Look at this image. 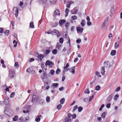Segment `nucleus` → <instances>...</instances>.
Returning <instances> with one entry per match:
<instances>
[{"mask_svg": "<svg viewBox=\"0 0 122 122\" xmlns=\"http://www.w3.org/2000/svg\"><path fill=\"white\" fill-rule=\"evenodd\" d=\"M15 72L14 70L12 68H11L9 70L8 76L10 78H12L14 77Z\"/></svg>", "mask_w": 122, "mask_h": 122, "instance_id": "obj_1", "label": "nucleus"}, {"mask_svg": "<svg viewBox=\"0 0 122 122\" xmlns=\"http://www.w3.org/2000/svg\"><path fill=\"white\" fill-rule=\"evenodd\" d=\"M51 34L53 35H56L57 37L59 36V31L56 29H55L51 32Z\"/></svg>", "mask_w": 122, "mask_h": 122, "instance_id": "obj_2", "label": "nucleus"}, {"mask_svg": "<svg viewBox=\"0 0 122 122\" xmlns=\"http://www.w3.org/2000/svg\"><path fill=\"white\" fill-rule=\"evenodd\" d=\"M36 56H37L38 59H39L40 61H41L42 59L44 57V55L40 54H38L36 53Z\"/></svg>", "mask_w": 122, "mask_h": 122, "instance_id": "obj_3", "label": "nucleus"}, {"mask_svg": "<svg viewBox=\"0 0 122 122\" xmlns=\"http://www.w3.org/2000/svg\"><path fill=\"white\" fill-rule=\"evenodd\" d=\"M4 112L5 114L9 116H12L13 115V112L11 110H10L9 111H8L7 110H6L4 111Z\"/></svg>", "mask_w": 122, "mask_h": 122, "instance_id": "obj_4", "label": "nucleus"}, {"mask_svg": "<svg viewBox=\"0 0 122 122\" xmlns=\"http://www.w3.org/2000/svg\"><path fill=\"white\" fill-rule=\"evenodd\" d=\"M78 9L77 8L75 7L73 10H71L70 11L71 14H76L78 11Z\"/></svg>", "mask_w": 122, "mask_h": 122, "instance_id": "obj_5", "label": "nucleus"}, {"mask_svg": "<svg viewBox=\"0 0 122 122\" xmlns=\"http://www.w3.org/2000/svg\"><path fill=\"white\" fill-rule=\"evenodd\" d=\"M9 98L8 97H6L4 100V103L6 105H8L9 102Z\"/></svg>", "mask_w": 122, "mask_h": 122, "instance_id": "obj_6", "label": "nucleus"}, {"mask_svg": "<svg viewBox=\"0 0 122 122\" xmlns=\"http://www.w3.org/2000/svg\"><path fill=\"white\" fill-rule=\"evenodd\" d=\"M45 64L46 65L50 66L52 65H54V64L52 61L47 60L46 61Z\"/></svg>", "mask_w": 122, "mask_h": 122, "instance_id": "obj_7", "label": "nucleus"}, {"mask_svg": "<svg viewBox=\"0 0 122 122\" xmlns=\"http://www.w3.org/2000/svg\"><path fill=\"white\" fill-rule=\"evenodd\" d=\"M75 66L71 67L69 70L70 72H71L72 74H74L75 73Z\"/></svg>", "mask_w": 122, "mask_h": 122, "instance_id": "obj_8", "label": "nucleus"}, {"mask_svg": "<svg viewBox=\"0 0 122 122\" xmlns=\"http://www.w3.org/2000/svg\"><path fill=\"white\" fill-rule=\"evenodd\" d=\"M14 8L16 9V10L15 12V17L16 18H17L18 16V13H19V8L17 7L16 8L14 7L13 9V10L14 9Z\"/></svg>", "mask_w": 122, "mask_h": 122, "instance_id": "obj_9", "label": "nucleus"}, {"mask_svg": "<svg viewBox=\"0 0 122 122\" xmlns=\"http://www.w3.org/2000/svg\"><path fill=\"white\" fill-rule=\"evenodd\" d=\"M65 20H61L59 22V25L61 26H62V25L65 22Z\"/></svg>", "mask_w": 122, "mask_h": 122, "instance_id": "obj_10", "label": "nucleus"}, {"mask_svg": "<svg viewBox=\"0 0 122 122\" xmlns=\"http://www.w3.org/2000/svg\"><path fill=\"white\" fill-rule=\"evenodd\" d=\"M76 30L77 31L80 32L81 33H82L83 30V29L82 28L79 27H77Z\"/></svg>", "mask_w": 122, "mask_h": 122, "instance_id": "obj_11", "label": "nucleus"}, {"mask_svg": "<svg viewBox=\"0 0 122 122\" xmlns=\"http://www.w3.org/2000/svg\"><path fill=\"white\" fill-rule=\"evenodd\" d=\"M47 0H39L38 2L39 4H43L46 3Z\"/></svg>", "mask_w": 122, "mask_h": 122, "instance_id": "obj_12", "label": "nucleus"}, {"mask_svg": "<svg viewBox=\"0 0 122 122\" xmlns=\"http://www.w3.org/2000/svg\"><path fill=\"white\" fill-rule=\"evenodd\" d=\"M104 66L107 67H108L110 66V64L109 62L107 61L104 62Z\"/></svg>", "mask_w": 122, "mask_h": 122, "instance_id": "obj_13", "label": "nucleus"}, {"mask_svg": "<svg viewBox=\"0 0 122 122\" xmlns=\"http://www.w3.org/2000/svg\"><path fill=\"white\" fill-rule=\"evenodd\" d=\"M105 67L104 66H102V67L101 73L102 75H104L105 74Z\"/></svg>", "mask_w": 122, "mask_h": 122, "instance_id": "obj_14", "label": "nucleus"}, {"mask_svg": "<svg viewBox=\"0 0 122 122\" xmlns=\"http://www.w3.org/2000/svg\"><path fill=\"white\" fill-rule=\"evenodd\" d=\"M121 40H120L117 41V42H116L115 44V46L116 48H117L119 46V44L118 42L121 41Z\"/></svg>", "mask_w": 122, "mask_h": 122, "instance_id": "obj_15", "label": "nucleus"}, {"mask_svg": "<svg viewBox=\"0 0 122 122\" xmlns=\"http://www.w3.org/2000/svg\"><path fill=\"white\" fill-rule=\"evenodd\" d=\"M60 14V12L59 10H56L54 11V15H59Z\"/></svg>", "mask_w": 122, "mask_h": 122, "instance_id": "obj_16", "label": "nucleus"}, {"mask_svg": "<svg viewBox=\"0 0 122 122\" xmlns=\"http://www.w3.org/2000/svg\"><path fill=\"white\" fill-rule=\"evenodd\" d=\"M36 99V96L35 95H34L33 96L32 98V102L34 104L35 103L34 101Z\"/></svg>", "mask_w": 122, "mask_h": 122, "instance_id": "obj_17", "label": "nucleus"}, {"mask_svg": "<svg viewBox=\"0 0 122 122\" xmlns=\"http://www.w3.org/2000/svg\"><path fill=\"white\" fill-rule=\"evenodd\" d=\"M116 51L115 50H113L112 51L111 53V55L112 56H114L116 55Z\"/></svg>", "mask_w": 122, "mask_h": 122, "instance_id": "obj_18", "label": "nucleus"}, {"mask_svg": "<svg viewBox=\"0 0 122 122\" xmlns=\"http://www.w3.org/2000/svg\"><path fill=\"white\" fill-rule=\"evenodd\" d=\"M65 100V99L64 98H61L60 101V103L61 104H63Z\"/></svg>", "mask_w": 122, "mask_h": 122, "instance_id": "obj_19", "label": "nucleus"}, {"mask_svg": "<svg viewBox=\"0 0 122 122\" xmlns=\"http://www.w3.org/2000/svg\"><path fill=\"white\" fill-rule=\"evenodd\" d=\"M85 22L84 20H82L81 24V26L82 27L84 26L85 24Z\"/></svg>", "mask_w": 122, "mask_h": 122, "instance_id": "obj_20", "label": "nucleus"}, {"mask_svg": "<svg viewBox=\"0 0 122 122\" xmlns=\"http://www.w3.org/2000/svg\"><path fill=\"white\" fill-rule=\"evenodd\" d=\"M107 113L106 112H103L101 115V117L102 118H104L105 117V115L107 114Z\"/></svg>", "mask_w": 122, "mask_h": 122, "instance_id": "obj_21", "label": "nucleus"}, {"mask_svg": "<svg viewBox=\"0 0 122 122\" xmlns=\"http://www.w3.org/2000/svg\"><path fill=\"white\" fill-rule=\"evenodd\" d=\"M50 3L51 4H54L56 2V0H50Z\"/></svg>", "mask_w": 122, "mask_h": 122, "instance_id": "obj_22", "label": "nucleus"}, {"mask_svg": "<svg viewBox=\"0 0 122 122\" xmlns=\"http://www.w3.org/2000/svg\"><path fill=\"white\" fill-rule=\"evenodd\" d=\"M101 87L99 85L97 86L95 88V90L96 91H99L100 90Z\"/></svg>", "mask_w": 122, "mask_h": 122, "instance_id": "obj_23", "label": "nucleus"}, {"mask_svg": "<svg viewBox=\"0 0 122 122\" xmlns=\"http://www.w3.org/2000/svg\"><path fill=\"white\" fill-rule=\"evenodd\" d=\"M71 119L70 117H67L65 119V122H71Z\"/></svg>", "mask_w": 122, "mask_h": 122, "instance_id": "obj_24", "label": "nucleus"}, {"mask_svg": "<svg viewBox=\"0 0 122 122\" xmlns=\"http://www.w3.org/2000/svg\"><path fill=\"white\" fill-rule=\"evenodd\" d=\"M62 106L61 104H59L57 105V106L56 108H57L59 110H60L62 107Z\"/></svg>", "mask_w": 122, "mask_h": 122, "instance_id": "obj_25", "label": "nucleus"}, {"mask_svg": "<svg viewBox=\"0 0 122 122\" xmlns=\"http://www.w3.org/2000/svg\"><path fill=\"white\" fill-rule=\"evenodd\" d=\"M30 27L31 28H34V25L33 22H31L30 24Z\"/></svg>", "mask_w": 122, "mask_h": 122, "instance_id": "obj_26", "label": "nucleus"}, {"mask_svg": "<svg viewBox=\"0 0 122 122\" xmlns=\"http://www.w3.org/2000/svg\"><path fill=\"white\" fill-rule=\"evenodd\" d=\"M13 44H15L14 46V47H16L17 46V42L15 40H14L13 41Z\"/></svg>", "mask_w": 122, "mask_h": 122, "instance_id": "obj_27", "label": "nucleus"}, {"mask_svg": "<svg viewBox=\"0 0 122 122\" xmlns=\"http://www.w3.org/2000/svg\"><path fill=\"white\" fill-rule=\"evenodd\" d=\"M54 72L55 71L51 69L50 70L49 73L52 75H53L54 74Z\"/></svg>", "mask_w": 122, "mask_h": 122, "instance_id": "obj_28", "label": "nucleus"}, {"mask_svg": "<svg viewBox=\"0 0 122 122\" xmlns=\"http://www.w3.org/2000/svg\"><path fill=\"white\" fill-rule=\"evenodd\" d=\"M77 16L76 15H74L72 16L71 18L73 20H75L77 19Z\"/></svg>", "mask_w": 122, "mask_h": 122, "instance_id": "obj_29", "label": "nucleus"}, {"mask_svg": "<svg viewBox=\"0 0 122 122\" xmlns=\"http://www.w3.org/2000/svg\"><path fill=\"white\" fill-rule=\"evenodd\" d=\"M58 23L57 22H56L54 23L52 25V26L53 27H55L56 26L58 25Z\"/></svg>", "mask_w": 122, "mask_h": 122, "instance_id": "obj_30", "label": "nucleus"}, {"mask_svg": "<svg viewBox=\"0 0 122 122\" xmlns=\"http://www.w3.org/2000/svg\"><path fill=\"white\" fill-rule=\"evenodd\" d=\"M78 106L76 105L73 108V110L72 111L73 112H74L75 110H76Z\"/></svg>", "mask_w": 122, "mask_h": 122, "instance_id": "obj_31", "label": "nucleus"}, {"mask_svg": "<svg viewBox=\"0 0 122 122\" xmlns=\"http://www.w3.org/2000/svg\"><path fill=\"white\" fill-rule=\"evenodd\" d=\"M9 30H6L5 32L4 33L5 35L8 36L9 34Z\"/></svg>", "mask_w": 122, "mask_h": 122, "instance_id": "obj_32", "label": "nucleus"}, {"mask_svg": "<svg viewBox=\"0 0 122 122\" xmlns=\"http://www.w3.org/2000/svg\"><path fill=\"white\" fill-rule=\"evenodd\" d=\"M61 71V70L58 68L56 70V73L57 74H58Z\"/></svg>", "mask_w": 122, "mask_h": 122, "instance_id": "obj_33", "label": "nucleus"}, {"mask_svg": "<svg viewBox=\"0 0 122 122\" xmlns=\"http://www.w3.org/2000/svg\"><path fill=\"white\" fill-rule=\"evenodd\" d=\"M41 118L38 117H37L35 119V121L36 122H39L40 121Z\"/></svg>", "mask_w": 122, "mask_h": 122, "instance_id": "obj_34", "label": "nucleus"}, {"mask_svg": "<svg viewBox=\"0 0 122 122\" xmlns=\"http://www.w3.org/2000/svg\"><path fill=\"white\" fill-rule=\"evenodd\" d=\"M95 74L97 76H98L99 77H101V75H100V73L97 71H96L95 72Z\"/></svg>", "mask_w": 122, "mask_h": 122, "instance_id": "obj_35", "label": "nucleus"}, {"mask_svg": "<svg viewBox=\"0 0 122 122\" xmlns=\"http://www.w3.org/2000/svg\"><path fill=\"white\" fill-rule=\"evenodd\" d=\"M52 52L54 54H56L57 53V50L56 49H55L54 50H53L52 51Z\"/></svg>", "mask_w": 122, "mask_h": 122, "instance_id": "obj_36", "label": "nucleus"}, {"mask_svg": "<svg viewBox=\"0 0 122 122\" xmlns=\"http://www.w3.org/2000/svg\"><path fill=\"white\" fill-rule=\"evenodd\" d=\"M83 110V108L81 107H79L78 108V111L79 112H81Z\"/></svg>", "mask_w": 122, "mask_h": 122, "instance_id": "obj_37", "label": "nucleus"}, {"mask_svg": "<svg viewBox=\"0 0 122 122\" xmlns=\"http://www.w3.org/2000/svg\"><path fill=\"white\" fill-rule=\"evenodd\" d=\"M14 66L16 68H18L19 66V65L18 64V62H16L15 63Z\"/></svg>", "mask_w": 122, "mask_h": 122, "instance_id": "obj_38", "label": "nucleus"}, {"mask_svg": "<svg viewBox=\"0 0 122 122\" xmlns=\"http://www.w3.org/2000/svg\"><path fill=\"white\" fill-rule=\"evenodd\" d=\"M85 93L89 94L90 93V92L88 89H86L84 92Z\"/></svg>", "mask_w": 122, "mask_h": 122, "instance_id": "obj_39", "label": "nucleus"}, {"mask_svg": "<svg viewBox=\"0 0 122 122\" xmlns=\"http://www.w3.org/2000/svg\"><path fill=\"white\" fill-rule=\"evenodd\" d=\"M119 97V95L118 94L116 95L114 97V100H116Z\"/></svg>", "mask_w": 122, "mask_h": 122, "instance_id": "obj_40", "label": "nucleus"}, {"mask_svg": "<svg viewBox=\"0 0 122 122\" xmlns=\"http://www.w3.org/2000/svg\"><path fill=\"white\" fill-rule=\"evenodd\" d=\"M44 101L43 99L40 100L39 102V103L40 105H42Z\"/></svg>", "mask_w": 122, "mask_h": 122, "instance_id": "obj_41", "label": "nucleus"}, {"mask_svg": "<svg viewBox=\"0 0 122 122\" xmlns=\"http://www.w3.org/2000/svg\"><path fill=\"white\" fill-rule=\"evenodd\" d=\"M18 117L17 116H15L13 118V120L14 121H16L18 119Z\"/></svg>", "mask_w": 122, "mask_h": 122, "instance_id": "obj_42", "label": "nucleus"}, {"mask_svg": "<svg viewBox=\"0 0 122 122\" xmlns=\"http://www.w3.org/2000/svg\"><path fill=\"white\" fill-rule=\"evenodd\" d=\"M63 41V38L62 37L60 39V42L61 44L62 43Z\"/></svg>", "mask_w": 122, "mask_h": 122, "instance_id": "obj_43", "label": "nucleus"}, {"mask_svg": "<svg viewBox=\"0 0 122 122\" xmlns=\"http://www.w3.org/2000/svg\"><path fill=\"white\" fill-rule=\"evenodd\" d=\"M58 85V84L57 83H53L52 84V85L53 86L55 87H57Z\"/></svg>", "mask_w": 122, "mask_h": 122, "instance_id": "obj_44", "label": "nucleus"}, {"mask_svg": "<svg viewBox=\"0 0 122 122\" xmlns=\"http://www.w3.org/2000/svg\"><path fill=\"white\" fill-rule=\"evenodd\" d=\"M46 101L47 102H50V98L49 97H47L46 98Z\"/></svg>", "mask_w": 122, "mask_h": 122, "instance_id": "obj_45", "label": "nucleus"}, {"mask_svg": "<svg viewBox=\"0 0 122 122\" xmlns=\"http://www.w3.org/2000/svg\"><path fill=\"white\" fill-rule=\"evenodd\" d=\"M50 51L49 50L47 49L45 51V54L46 55H48L50 52Z\"/></svg>", "mask_w": 122, "mask_h": 122, "instance_id": "obj_46", "label": "nucleus"}, {"mask_svg": "<svg viewBox=\"0 0 122 122\" xmlns=\"http://www.w3.org/2000/svg\"><path fill=\"white\" fill-rule=\"evenodd\" d=\"M70 23L69 22H67L66 23L65 25V27L67 28L69 26Z\"/></svg>", "mask_w": 122, "mask_h": 122, "instance_id": "obj_47", "label": "nucleus"}, {"mask_svg": "<svg viewBox=\"0 0 122 122\" xmlns=\"http://www.w3.org/2000/svg\"><path fill=\"white\" fill-rule=\"evenodd\" d=\"M81 40L80 38H78L76 40V42L78 43H80L81 42Z\"/></svg>", "mask_w": 122, "mask_h": 122, "instance_id": "obj_48", "label": "nucleus"}, {"mask_svg": "<svg viewBox=\"0 0 122 122\" xmlns=\"http://www.w3.org/2000/svg\"><path fill=\"white\" fill-rule=\"evenodd\" d=\"M104 104H102L100 108L99 109V111H101L102 109V108L104 107Z\"/></svg>", "mask_w": 122, "mask_h": 122, "instance_id": "obj_49", "label": "nucleus"}, {"mask_svg": "<svg viewBox=\"0 0 122 122\" xmlns=\"http://www.w3.org/2000/svg\"><path fill=\"white\" fill-rule=\"evenodd\" d=\"M15 93L14 92H13L11 93L10 95V97H13L15 94Z\"/></svg>", "mask_w": 122, "mask_h": 122, "instance_id": "obj_50", "label": "nucleus"}, {"mask_svg": "<svg viewBox=\"0 0 122 122\" xmlns=\"http://www.w3.org/2000/svg\"><path fill=\"white\" fill-rule=\"evenodd\" d=\"M67 39L68 40V41L67 42V43H68L69 44V46H70V39L69 37H68Z\"/></svg>", "mask_w": 122, "mask_h": 122, "instance_id": "obj_51", "label": "nucleus"}, {"mask_svg": "<svg viewBox=\"0 0 122 122\" xmlns=\"http://www.w3.org/2000/svg\"><path fill=\"white\" fill-rule=\"evenodd\" d=\"M34 61V59L33 58H30L29 60V62H31Z\"/></svg>", "mask_w": 122, "mask_h": 122, "instance_id": "obj_52", "label": "nucleus"}, {"mask_svg": "<svg viewBox=\"0 0 122 122\" xmlns=\"http://www.w3.org/2000/svg\"><path fill=\"white\" fill-rule=\"evenodd\" d=\"M69 66V63H67L66 65L63 68H65V69L66 68H68V67Z\"/></svg>", "mask_w": 122, "mask_h": 122, "instance_id": "obj_53", "label": "nucleus"}, {"mask_svg": "<svg viewBox=\"0 0 122 122\" xmlns=\"http://www.w3.org/2000/svg\"><path fill=\"white\" fill-rule=\"evenodd\" d=\"M72 117L73 118H76V115L75 114H73L72 115Z\"/></svg>", "mask_w": 122, "mask_h": 122, "instance_id": "obj_54", "label": "nucleus"}, {"mask_svg": "<svg viewBox=\"0 0 122 122\" xmlns=\"http://www.w3.org/2000/svg\"><path fill=\"white\" fill-rule=\"evenodd\" d=\"M87 24L88 25L90 26L92 25V23L90 21H88L87 22Z\"/></svg>", "mask_w": 122, "mask_h": 122, "instance_id": "obj_55", "label": "nucleus"}, {"mask_svg": "<svg viewBox=\"0 0 122 122\" xmlns=\"http://www.w3.org/2000/svg\"><path fill=\"white\" fill-rule=\"evenodd\" d=\"M64 74L62 75V81H63L65 80V76L64 75Z\"/></svg>", "mask_w": 122, "mask_h": 122, "instance_id": "obj_56", "label": "nucleus"}, {"mask_svg": "<svg viewBox=\"0 0 122 122\" xmlns=\"http://www.w3.org/2000/svg\"><path fill=\"white\" fill-rule=\"evenodd\" d=\"M93 97L94 96L93 95H92V96H91L90 98L89 99V102H90L91 101L92 99H93Z\"/></svg>", "mask_w": 122, "mask_h": 122, "instance_id": "obj_57", "label": "nucleus"}, {"mask_svg": "<svg viewBox=\"0 0 122 122\" xmlns=\"http://www.w3.org/2000/svg\"><path fill=\"white\" fill-rule=\"evenodd\" d=\"M111 105V104L110 103H109L107 105L106 107L107 108H110Z\"/></svg>", "mask_w": 122, "mask_h": 122, "instance_id": "obj_58", "label": "nucleus"}, {"mask_svg": "<svg viewBox=\"0 0 122 122\" xmlns=\"http://www.w3.org/2000/svg\"><path fill=\"white\" fill-rule=\"evenodd\" d=\"M114 9L113 8H112L111 10L110 11L112 13L114 12Z\"/></svg>", "mask_w": 122, "mask_h": 122, "instance_id": "obj_59", "label": "nucleus"}, {"mask_svg": "<svg viewBox=\"0 0 122 122\" xmlns=\"http://www.w3.org/2000/svg\"><path fill=\"white\" fill-rule=\"evenodd\" d=\"M48 49V50L50 51H51L52 49V48L51 47H49L47 48Z\"/></svg>", "mask_w": 122, "mask_h": 122, "instance_id": "obj_60", "label": "nucleus"}, {"mask_svg": "<svg viewBox=\"0 0 122 122\" xmlns=\"http://www.w3.org/2000/svg\"><path fill=\"white\" fill-rule=\"evenodd\" d=\"M60 44L59 43H57L56 45V48H59L60 47Z\"/></svg>", "mask_w": 122, "mask_h": 122, "instance_id": "obj_61", "label": "nucleus"}, {"mask_svg": "<svg viewBox=\"0 0 122 122\" xmlns=\"http://www.w3.org/2000/svg\"><path fill=\"white\" fill-rule=\"evenodd\" d=\"M64 89V88L63 87H62L59 88V90L60 91H62Z\"/></svg>", "mask_w": 122, "mask_h": 122, "instance_id": "obj_62", "label": "nucleus"}, {"mask_svg": "<svg viewBox=\"0 0 122 122\" xmlns=\"http://www.w3.org/2000/svg\"><path fill=\"white\" fill-rule=\"evenodd\" d=\"M120 87H118L116 89V91L117 92L119 91L120 90Z\"/></svg>", "mask_w": 122, "mask_h": 122, "instance_id": "obj_63", "label": "nucleus"}, {"mask_svg": "<svg viewBox=\"0 0 122 122\" xmlns=\"http://www.w3.org/2000/svg\"><path fill=\"white\" fill-rule=\"evenodd\" d=\"M105 22H104L102 26V28H103L105 27Z\"/></svg>", "mask_w": 122, "mask_h": 122, "instance_id": "obj_64", "label": "nucleus"}]
</instances>
